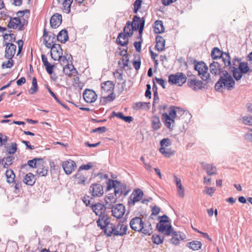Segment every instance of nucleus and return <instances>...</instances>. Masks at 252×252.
Listing matches in <instances>:
<instances>
[{
    "label": "nucleus",
    "mask_w": 252,
    "mask_h": 252,
    "mask_svg": "<svg viewBox=\"0 0 252 252\" xmlns=\"http://www.w3.org/2000/svg\"><path fill=\"white\" fill-rule=\"evenodd\" d=\"M131 228L142 233L150 235L153 232L152 225L150 222L145 223L142 218L139 217H135L132 218L129 223Z\"/></svg>",
    "instance_id": "1"
},
{
    "label": "nucleus",
    "mask_w": 252,
    "mask_h": 252,
    "mask_svg": "<svg viewBox=\"0 0 252 252\" xmlns=\"http://www.w3.org/2000/svg\"><path fill=\"white\" fill-rule=\"evenodd\" d=\"M171 234H173V236L171 239V243L175 245L179 244L180 241L184 240L186 238L185 235L180 232L173 231Z\"/></svg>",
    "instance_id": "20"
},
{
    "label": "nucleus",
    "mask_w": 252,
    "mask_h": 252,
    "mask_svg": "<svg viewBox=\"0 0 252 252\" xmlns=\"http://www.w3.org/2000/svg\"><path fill=\"white\" fill-rule=\"evenodd\" d=\"M143 22L144 26L145 25V19L143 17L142 18H140L137 15H135L133 17V22L131 24V27L132 31H137L138 30L139 28H140L141 26V24Z\"/></svg>",
    "instance_id": "22"
},
{
    "label": "nucleus",
    "mask_w": 252,
    "mask_h": 252,
    "mask_svg": "<svg viewBox=\"0 0 252 252\" xmlns=\"http://www.w3.org/2000/svg\"><path fill=\"white\" fill-rule=\"evenodd\" d=\"M203 82L196 79H190L188 81V86L194 91H197L203 88Z\"/></svg>",
    "instance_id": "18"
},
{
    "label": "nucleus",
    "mask_w": 252,
    "mask_h": 252,
    "mask_svg": "<svg viewBox=\"0 0 252 252\" xmlns=\"http://www.w3.org/2000/svg\"><path fill=\"white\" fill-rule=\"evenodd\" d=\"M101 89L103 93L113 92L114 84L112 81H107L102 83L101 85Z\"/></svg>",
    "instance_id": "23"
},
{
    "label": "nucleus",
    "mask_w": 252,
    "mask_h": 252,
    "mask_svg": "<svg viewBox=\"0 0 252 252\" xmlns=\"http://www.w3.org/2000/svg\"><path fill=\"white\" fill-rule=\"evenodd\" d=\"M75 176L78 184H84L86 181V178L85 177L80 176L78 173L75 175Z\"/></svg>",
    "instance_id": "57"
},
{
    "label": "nucleus",
    "mask_w": 252,
    "mask_h": 252,
    "mask_svg": "<svg viewBox=\"0 0 252 252\" xmlns=\"http://www.w3.org/2000/svg\"><path fill=\"white\" fill-rule=\"evenodd\" d=\"M187 81V77L182 72H177L175 74H171L168 77V82L172 85H178L181 86Z\"/></svg>",
    "instance_id": "6"
},
{
    "label": "nucleus",
    "mask_w": 252,
    "mask_h": 252,
    "mask_svg": "<svg viewBox=\"0 0 252 252\" xmlns=\"http://www.w3.org/2000/svg\"><path fill=\"white\" fill-rule=\"evenodd\" d=\"M8 138L7 136L3 135L1 133H0V146L5 145L7 141Z\"/></svg>",
    "instance_id": "53"
},
{
    "label": "nucleus",
    "mask_w": 252,
    "mask_h": 252,
    "mask_svg": "<svg viewBox=\"0 0 252 252\" xmlns=\"http://www.w3.org/2000/svg\"><path fill=\"white\" fill-rule=\"evenodd\" d=\"M142 1L141 0H136L134 3V12L136 13L137 10H138L140 7L141 5Z\"/></svg>",
    "instance_id": "61"
},
{
    "label": "nucleus",
    "mask_w": 252,
    "mask_h": 252,
    "mask_svg": "<svg viewBox=\"0 0 252 252\" xmlns=\"http://www.w3.org/2000/svg\"><path fill=\"white\" fill-rule=\"evenodd\" d=\"M234 85L235 81L231 74H229L227 71H225L216 83L215 87L217 91H219L223 88L231 90L234 88Z\"/></svg>",
    "instance_id": "3"
},
{
    "label": "nucleus",
    "mask_w": 252,
    "mask_h": 252,
    "mask_svg": "<svg viewBox=\"0 0 252 252\" xmlns=\"http://www.w3.org/2000/svg\"><path fill=\"white\" fill-rule=\"evenodd\" d=\"M233 73V76L236 80H240L242 77L243 73L238 68H233V70H230Z\"/></svg>",
    "instance_id": "44"
},
{
    "label": "nucleus",
    "mask_w": 252,
    "mask_h": 252,
    "mask_svg": "<svg viewBox=\"0 0 252 252\" xmlns=\"http://www.w3.org/2000/svg\"><path fill=\"white\" fill-rule=\"evenodd\" d=\"M62 15L59 13L54 14L50 19V25L53 28H58L62 23Z\"/></svg>",
    "instance_id": "19"
},
{
    "label": "nucleus",
    "mask_w": 252,
    "mask_h": 252,
    "mask_svg": "<svg viewBox=\"0 0 252 252\" xmlns=\"http://www.w3.org/2000/svg\"><path fill=\"white\" fill-rule=\"evenodd\" d=\"M117 188H115L114 190L115 195L117 196L118 194V196L120 197L122 194L126 195L127 193V191H126V186L122 184L120 182L119 184L117 185Z\"/></svg>",
    "instance_id": "26"
},
{
    "label": "nucleus",
    "mask_w": 252,
    "mask_h": 252,
    "mask_svg": "<svg viewBox=\"0 0 252 252\" xmlns=\"http://www.w3.org/2000/svg\"><path fill=\"white\" fill-rule=\"evenodd\" d=\"M73 0H64L63 2V10L66 13H69L70 11V6Z\"/></svg>",
    "instance_id": "39"
},
{
    "label": "nucleus",
    "mask_w": 252,
    "mask_h": 252,
    "mask_svg": "<svg viewBox=\"0 0 252 252\" xmlns=\"http://www.w3.org/2000/svg\"><path fill=\"white\" fill-rule=\"evenodd\" d=\"M244 137L246 139L249 140L252 142V129L248 131L244 135Z\"/></svg>",
    "instance_id": "64"
},
{
    "label": "nucleus",
    "mask_w": 252,
    "mask_h": 252,
    "mask_svg": "<svg viewBox=\"0 0 252 252\" xmlns=\"http://www.w3.org/2000/svg\"><path fill=\"white\" fill-rule=\"evenodd\" d=\"M4 45L6 46L4 55L5 58L11 60L15 54L16 46L13 43L6 42H5Z\"/></svg>",
    "instance_id": "13"
},
{
    "label": "nucleus",
    "mask_w": 252,
    "mask_h": 252,
    "mask_svg": "<svg viewBox=\"0 0 252 252\" xmlns=\"http://www.w3.org/2000/svg\"><path fill=\"white\" fill-rule=\"evenodd\" d=\"M164 26L161 21L157 20L154 23V31L156 33H160L164 32Z\"/></svg>",
    "instance_id": "33"
},
{
    "label": "nucleus",
    "mask_w": 252,
    "mask_h": 252,
    "mask_svg": "<svg viewBox=\"0 0 252 252\" xmlns=\"http://www.w3.org/2000/svg\"><path fill=\"white\" fill-rule=\"evenodd\" d=\"M204 169L209 175L217 174V169L215 166L211 164H206L204 166Z\"/></svg>",
    "instance_id": "37"
},
{
    "label": "nucleus",
    "mask_w": 252,
    "mask_h": 252,
    "mask_svg": "<svg viewBox=\"0 0 252 252\" xmlns=\"http://www.w3.org/2000/svg\"><path fill=\"white\" fill-rule=\"evenodd\" d=\"M243 123L249 126H252V116H244L242 118Z\"/></svg>",
    "instance_id": "52"
},
{
    "label": "nucleus",
    "mask_w": 252,
    "mask_h": 252,
    "mask_svg": "<svg viewBox=\"0 0 252 252\" xmlns=\"http://www.w3.org/2000/svg\"><path fill=\"white\" fill-rule=\"evenodd\" d=\"M224 52H222L218 48L215 47L212 51L211 57L213 59L217 60L221 58Z\"/></svg>",
    "instance_id": "36"
},
{
    "label": "nucleus",
    "mask_w": 252,
    "mask_h": 252,
    "mask_svg": "<svg viewBox=\"0 0 252 252\" xmlns=\"http://www.w3.org/2000/svg\"><path fill=\"white\" fill-rule=\"evenodd\" d=\"M73 85L76 87H80L81 86V83L80 81L79 77L76 76L74 77L73 81Z\"/></svg>",
    "instance_id": "60"
},
{
    "label": "nucleus",
    "mask_w": 252,
    "mask_h": 252,
    "mask_svg": "<svg viewBox=\"0 0 252 252\" xmlns=\"http://www.w3.org/2000/svg\"><path fill=\"white\" fill-rule=\"evenodd\" d=\"M221 59H222L225 67L228 68L229 66H231L230 57L229 53L225 52L223 53V55H222V57Z\"/></svg>",
    "instance_id": "40"
},
{
    "label": "nucleus",
    "mask_w": 252,
    "mask_h": 252,
    "mask_svg": "<svg viewBox=\"0 0 252 252\" xmlns=\"http://www.w3.org/2000/svg\"><path fill=\"white\" fill-rule=\"evenodd\" d=\"M5 176L6 177L7 182L8 183H12L14 182L15 175L12 170H7L5 172Z\"/></svg>",
    "instance_id": "38"
},
{
    "label": "nucleus",
    "mask_w": 252,
    "mask_h": 252,
    "mask_svg": "<svg viewBox=\"0 0 252 252\" xmlns=\"http://www.w3.org/2000/svg\"><path fill=\"white\" fill-rule=\"evenodd\" d=\"M36 174L40 177L46 176L48 171V167H45L43 164H39L37 167Z\"/></svg>",
    "instance_id": "32"
},
{
    "label": "nucleus",
    "mask_w": 252,
    "mask_h": 252,
    "mask_svg": "<svg viewBox=\"0 0 252 252\" xmlns=\"http://www.w3.org/2000/svg\"><path fill=\"white\" fill-rule=\"evenodd\" d=\"M151 126L154 130H158L161 126L159 117L154 115L151 118Z\"/></svg>",
    "instance_id": "25"
},
{
    "label": "nucleus",
    "mask_w": 252,
    "mask_h": 252,
    "mask_svg": "<svg viewBox=\"0 0 252 252\" xmlns=\"http://www.w3.org/2000/svg\"><path fill=\"white\" fill-rule=\"evenodd\" d=\"M130 26H131V24L129 21H128L126 22V24L124 29V32L128 36H131L133 34L132 30L131 31L130 29Z\"/></svg>",
    "instance_id": "49"
},
{
    "label": "nucleus",
    "mask_w": 252,
    "mask_h": 252,
    "mask_svg": "<svg viewBox=\"0 0 252 252\" xmlns=\"http://www.w3.org/2000/svg\"><path fill=\"white\" fill-rule=\"evenodd\" d=\"M146 104L145 102H138L134 103L132 108L134 110H140L143 109V107Z\"/></svg>",
    "instance_id": "54"
},
{
    "label": "nucleus",
    "mask_w": 252,
    "mask_h": 252,
    "mask_svg": "<svg viewBox=\"0 0 252 252\" xmlns=\"http://www.w3.org/2000/svg\"><path fill=\"white\" fill-rule=\"evenodd\" d=\"M23 21L19 18H10V21L8 23V26L9 28L14 29H18L19 31L24 30V25L25 23V20L23 19Z\"/></svg>",
    "instance_id": "9"
},
{
    "label": "nucleus",
    "mask_w": 252,
    "mask_h": 252,
    "mask_svg": "<svg viewBox=\"0 0 252 252\" xmlns=\"http://www.w3.org/2000/svg\"><path fill=\"white\" fill-rule=\"evenodd\" d=\"M96 223L97 225L100 227L101 229L104 230L105 232L108 227L112 226L113 224L110 223V218L107 215H105V214L102 216H99Z\"/></svg>",
    "instance_id": "8"
},
{
    "label": "nucleus",
    "mask_w": 252,
    "mask_h": 252,
    "mask_svg": "<svg viewBox=\"0 0 252 252\" xmlns=\"http://www.w3.org/2000/svg\"><path fill=\"white\" fill-rule=\"evenodd\" d=\"M63 55L62 49L61 45L59 44H54L52 45L51 51V56L52 58L55 61L59 60Z\"/></svg>",
    "instance_id": "11"
},
{
    "label": "nucleus",
    "mask_w": 252,
    "mask_h": 252,
    "mask_svg": "<svg viewBox=\"0 0 252 252\" xmlns=\"http://www.w3.org/2000/svg\"><path fill=\"white\" fill-rule=\"evenodd\" d=\"M127 229V226L123 223H119L115 226L113 224L112 226L108 227L105 230V234L108 236H110L112 234L116 236H123L126 234Z\"/></svg>",
    "instance_id": "4"
},
{
    "label": "nucleus",
    "mask_w": 252,
    "mask_h": 252,
    "mask_svg": "<svg viewBox=\"0 0 252 252\" xmlns=\"http://www.w3.org/2000/svg\"><path fill=\"white\" fill-rule=\"evenodd\" d=\"M111 209L113 216L117 219L122 218L126 212L125 206L121 203L113 206Z\"/></svg>",
    "instance_id": "10"
},
{
    "label": "nucleus",
    "mask_w": 252,
    "mask_h": 252,
    "mask_svg": "<svg viewBox=\"0 0 252 252\" xmlns=\"http://www.w3.org/2000/svg\"><path fill=\"white\" fill-rule=\"evenodd\" d=\"M172 144L171 141L168 138H164L160 141L161 147L165 148L170 146Z\"/></svg>",
    "instance_id": "51"
},
{
    "label": "nucleus",
    "mask_w": 252,
    "mask_h": 252,
    "mask_svg": "<svg viewBox=\"0 0 252 252\" xmlns=\"http://www.w3.org/2000/svg\"><path fill=\"white\" fill-rule=\"evenodd\" d=\"M153 91L154 93V100L153 102V109L155 108L156 104L157 103L159 100V97L158 96V93L157 91V87L154 82V85L153 86Z\"/></svg>",
    "instance_id": "42"
},
{
    "label": "nucleus",
    "mask_w": 252,
    "mask_h": 252,
    "mask_svg": "<svg viewBox=\"0 0 252 252\" xmlns=\"http://www.w3.org/2000/svg\"><path fill=\"white\" fill-rule=\"evenodd\" d=\"M83 98L87 103H93L97 98L95 92L92 90L87 89L83 93Z\"/></svg>",
    "instance_id": "14"
},
{
    "label": "nucleus",
    "mask_w": 252,
    "mask_h": 252,
    "mask_svg": "<svg viewBox=\"0 0 252 252\" xmlns=\"http://www.w3.org/2000/svg\"><path fill=\"white\" fill-rule=\"evenodd\" d=\"M41 160H42V158H34L32 159L29 160L28 161V164L29 166H30L31 167L36 168L37 167H38V165L39 164L37 162V161H41Z\"/></svg>",
    "instance_id": "47"
},
{
    "label": "nucleus",
    "mask_w": 252,
    "mask_h": 252,
    "mask_svg": "<svg viewBox=\"0 0 252 252\" xmlns=\"http://www.w3.org/2000/svg\"><path fill=\"white\" fill-rule=\"evenodd\" d=\"M241 62L240 60L235 57L232 60V63H231V66L228 67L229 70H233V68H238Z\"/></svg>",
    "instance_id": "45"
},
{
    "label": "nucleus",
    "mask_w": 252,
    "mask_h": 252,
    "mask_svg": "<svg viewBox=\"0 0 252 252\" xmlns=\"http://www.w3.org/2000/svg\"><path fill=\"white\" fill-rule=\"evenodd\" d=\"M142 41H136L134 43V46L138 52H140L141 49Z\"/></svg>",
    "instance_id": "63"
},
{
    "label": "nucleus",
    "mask_w": 252,
    "mask_h": 252,
    "mask_svg": "<svg viewBox=\"0 0 252 252\" xmlns=\"http://www.w3.org/2000/svg\"><path fill=\"white\" fill-rule=\"evenodd\" d=\"M91 207L93 212L98 216H102L104 214L106 209L107 208L106 205L101 203H97L93 205Z\"/></svg>",
    "instance_id": "17"
},
{
    "label": "nucleus",
    "mask_w": 252,
    "mask_h": 252,
    "mask_svg": "<svg viewBox=\"0 0 252 252\" xmlns=\"http://www.w3.org/2000/svg\"><path fill=\"white\" fill-rule=\"evenodd\" d=\"M117 200V196H114L113 194H108L105 198V205L107 209L111 208Z\"/></svg>",
    "instance_id": "24"
},
{
    "label": "nucleus",
    "mask_w": 252,
    "mask_h": 252,
    "mask_svg": "<svg viewBox=\"0 0 252 252\" xmlns=\"http://www.w3.org/2000/svg\"><path fill=\"white\" fill-rule=\"evenodd\" d=\"M90 190L92 196L94 197L101 196L103 194V189L99 184H94L90 187Z\"/></svg>",
    "instance_id": "16"
},
{
    "label": "nucleus",
    "mask_w": 252,
    "mask_h": 252,
    "mask_svg": "<svg viewBox=\"0 0 252 252\" xmlns=\"http://www.w3.org/2000/svg\"><path fill=\"white\" fill-rule=\"evenodd\" d=\"M17 144L15 142L11 143L10 146L7 147L6 148V150L8 154H14L17 150Z\"/></svg>",
    "instance_id": "48"
},
{
    "label": "nucleus",
    "mask_w": 252,
    "mask_h": 252,
    "mask_svg": "<svg viewBox=\"0 0 252 252\" xmlns=\"http://www.w3.org/2000/svg\"><path fill=\"white\" fill-rule=\"evenodd\" d=\"M14 157L12 156H7L1 159V164L3 167L5 168H8L13 163V160Z\"/></svg>",
    "instance_id": "35"
},
{
    "label": "nucleus",
    "mask_w": 252,
    "mask_h": 252,
    "mask_svg": "<svg viewBox=\"0 0 252 252\" xmlns=\"http://www.w3.org/2000/svg\"><path fill=\"white\" fill-rule=\"evenodd\" d=\"M187 246L193 251H197L201 248L202 243L198 241H193L188 243Z\"/></svg>",
    "instance_id": "34"
},
{
    "label": "nucleus",
    "mask_w": 252,
    "mask_h": 252,
    "mask_svg": "<svg viewBox=\"0 0 252 252\" xmlns=\"http://www.w3.org/2000/svg\"><path fill=\"white\" fill-rule=\"evenodd\" d=\"M210 70L211 73L215 75H219L221 72H223L220 63L217 62H213L210 64Z\"/></svg>",
    "instance_id": "21"
},
{
    "label": "nucleus",
    "mask_w": 252,
    "mask_h": 252,
    "mask_svg": "<svg viewBox=\"0 0 252 252\" xmlns=\"http://www.w3.org/2000/svg\"><path fill=\"white\" fill-rule=\"evenodd\" d=\"M23 181L28 185L32 186L35 182V176L33 174L29 173L25 176Z\"/></svg>",
    "instance_id": "31"
},
{
    "label": "nucleus",
    "mask_w": 252,
    "mask_h": 252,
    "mask_svg": "<svg viewBox=\"0 0 252 252\" xmlns=\"http://www.w3.org/2000/svg\"><path fill=\"white\" fill-rule=\"evenodd\" d=\"M116 95L114 92H111L107 96L101 97L100 103L102 105H105L107 103L111 102L115 98Z\"/></svg>",
    "instance_id": "27"
},
{
    "label": "nucleus",
    "mask_w": 252,
    "mask_h": 252,
    "mask_svg": "<svg viewBox=\"0 0 252 252\" xmlns=\"http://www.w3.org/2000/svg\"><path fill=\"white\" fill-rule=\"evenodd\" d=\"M159 150V152L162 155H163L165 157H169L171 155L170 150L169 149L166 148V147L165 148V147L164 148L160 147Z\"/></svg>",
    "instance_id": "55"
},
{
    "label": "nucleus",
    "mask_w": 252,
    "mask_h": 252,
    "mask_svg": "<svg viewBox=\"0 0 252 252\" xmlns=\"http://www.w3.org/2000/svg\"><path fill=\"white\" fill-rule=\"evenodd\" d=\"M93 166L92 163L91 162L88 163L87 164L82 165L79 168V171L82 170H89Z\"/></svg>",
    "instance_id": "59"
},
{
    "label": "nucleus",
    "mask_w": 252,
    "mask_h": 252,
    "mask_svg": "<svg viewBox=\"0 0 252 252\" xmlns=\"http://www.w3.org/2000/svg\"><path fill=\"white\" fill-rule=\"evenodd\" d=\"M38 90V86L37 80L35 77H33L32 79V87L29 90V93L31 94H33L36 93Z\"/></svg>",
    "instance_id": "43"
},
{
    "label": "nucleus",
    "mask_w": 252,
    "mask_h": 252,
    "mask_svg": "<svg viewBox=\"0 0 252 252\" xmlns=\"http://www.w3.org/2000/svg\"><path fill=\"white\" fill-rule=\"evenodd\" d=\"M238 68L243 74L247 73L250 70L248 63L246 62H241Z\"/></svg>",
    "instance_id": "46"
},
{
    "label": "nucleus",
    "mask_w": 252,
    "mask_h": 252,
    "mask_svg": "<svg viewBox=\"0 0 252 252\" xmlns=\"http://www.w3.org/2000/svg\"><path fill=\"white\" fill-rule=\"evenodd\" d=\"M166 220H160L157 224V228L158 230L164 234L169 236L173 232V228L171 224L166 223Z\"/></svg>",
    "instance_id": "7"
},
{
    "label": "nucleus",
    "mask_w": 252,
    "mask_h": 252,
    "mask_svg": "<svg viewBox=\"0 0 252 252\" xmlns=\"http://www.w3.org/2000/svg\"><path fill=\"white\" fill-rule=\"evenodd\" d=\"M165 40L161 36H158L156 37V48L158 51H162L164 49Z\"/></svg>",
    "instance_id": "29"
},
{
    "label": "nucleus",
    "mask_w": 252,
    "mask_h": 252,
    "mask_svg": "<svg viewBox=\"0 0 252 252\" xmlns=\"http://www.w3.org/2000/svg\"><path fill=\"white\" fill-rule=\"evenodd\" d=\"M107 128L105 126L99 127L93 129V132H98L99 133H103L106 131Z\"/></svg>",
    "instance_id": "62"
},
{
    "label": "nucleus",
    "mask_w": 252,
    "mask_h": 252,
    "mask_svg": "<svg viewBox=\"0 0 252 252\" xmlns=\"http://www.w3.org/2000/svg\"><path fill=\"white\" fill-rule=\"evenodd\" d=\"M143 195V192L142 190L139 189H135L129 198L128 203L134 205L142 199Z\"/></svg>",
    "instance_id": "12"
},
{
    "label": "nucleus",
    "mask_w": 252,
    "mask_h": 252,
    "mask_svg": "<svg viewBox=\"0 0 252 252\" xmlns=\"http://www.w3.org/2000/svg\"><path fill=\"white\" fill-rule=\"evenodd\" d=\"M127 36H128L126 34L123 33H119L116 39L117 43L122 46L126 45L128 43Z\"/></svg>",
    "instance_id": "28"
},
{
    "label": "nucleus",
    "mask_w": 252,
    "mask_h": 252,
    "mask_svg": "<svg viewBox=\"0 0 252 252\" xmlns=\"http://www.w3.org/2000/svg\"><path fill=\"white\" fill-rule=\"evenodd\" d=\"M184 112L179 107L170 106L168 113H164L162 115V119L164 125L169 129H172L175 126V119L178 117V114Z\"/></svg>",
    "instance_id": "2"
},
{
    "label": "nucleus",
    "mask_w": 252,
    "mask_h": 252,
    "mask_svg": "<svg viewBox=\"0 0 252 252\" xmlns=\"http://www.w3.org/2000/svg\"><path fill=\"white\" fill-rule=\"evenodd\" d=\"M194 69L197 71L201 79L208 83L211 81L210 74L208 72V67L204 62H199L194 66Z\"/></svg>",
    "instance_id": "5"
},
{
    "label": "nucleus",
    "mask_w": 252,
    "mask_h": 252,
    "mask_svg": "<svg viewBox=\"0 0 252 252\" xmlns=\"http://www.w3.org/2000/svg\"><path fill=\"white\" fill-rule=\"evenodd\" d=\"M8 60L5 63H3L2 64V66L3 68H11L13 64V60L12 59L10 60L8 59Z\"/></svg>",
    "instance_id": "58"
},
{
    "label": "nucleus",
    "mask_w": 252,
    "mask_h": 252,
    "mask_svg": "<svg viewBox=\"0 0 252 252\" xmlns=\"http://www.w3.org/2000/svg\"><path fill=\"white\" fill-rule=\"evenodd\" d=\"M153 242L157 245L162 243L163 241V238H161L160 236L157 235H153L152 238Z\"/></svg>",
    "instance_id": "50"
},
{
    "label": "nucleus",
    "mask_w": 252,
    "mask_h": 252,
    "mask_svg": "<svg viewBox=\"0 0 252 252\" xmlns=\"http://www.w3.org/2000/svg\"><path fill=\"white\" fill-rule=\"evenodd\" d=\"M62 167L65 172L67 174H70L75 170L76 168V163L71 160L63 161L62 164Z\"/></svg>",
    "instance_id": "15"
},
{
    "label": "nucleus",
    "mask_w": 252,
    "mask_h": 252,
    "mask_svg": "<svg viewBox=\"0 0 252 252\" xmlns=\"http://www.w3.org/2000/svg\"><path fill=\"white\" fill-rule=\"evenodd\" d=\"M57 38L61 43H65L68 38L67 31L65 29L61 31L58 33Z\"/></svg>",
    "instance_id": "30"
},
{
    "label": "nucleus",
    "mask_w": 252,
    "mask_h": 252,
    "mask_svg": "<svg viewBox=\"0 0 252 252\" xmlns=\"http://www.w3.org/2000/svg\"><path fill=\"white\" fill-rule=\"evenodd\" d=\"M119 184V181L109 179L108 182H107V190L109 191L112 188H114L115 190V188H117V185Z\"/></svg>",
    "instance_id": "41"
},
{
    "label": "nucleus",
    "mask_w": 252,
    "mask_h": 252,
    "mask_svg": "<svg viewBox=\"0 0 252 252\" xmlns=\"http://www.w3.org/2000/svg\"><path fill=\"white\" fill-rule=\"evenodd\" d=\"M216 190V189L215 188H212V187H206L205 188V189L204 190V192L210 195V196H212L215 192V191Z\"/></svg>",
    "instance_id": "56"
}]
</instances>
